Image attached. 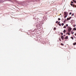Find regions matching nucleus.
<instances>
[{"mask_svg": "<svg viewBox=\"0 0 76 76\" xmlns=\"http://www.w3.org/2000/svg\"><path fill=\"white\" fill-rule=\"evenodd\" d=\"M61 35H63V33H61Z\"/></svg>", "mask_w": 76, "mask_h": 76, "instance_id": "nucleus-23", "label": "nucleus"}, {"mask_svg": "<svg viewBox=\"0 0 76 76\" xmlns=\"http://www.w3.org/2000/svg\"><path fill=\"white\" fill-rule=\"evenodd\" d=\"M64 23H65V21H64Z\"/></svg>", "mask_w": 76, "mask_h": 76, "instance_id": "nucleus-32", "label": "nucleus"}, {"mask_svg": "<svg viewBox=\"0 0 76 76\" xmlns=\"http://www.w3.org/2000/svg\"><path fill=\"white\" fill-rule=\"evenodd\" d=\"M72 16H74V13H73L72 14Z\"/></svg>", "mask_w": 76, "mask_h": 76, "instance_id": "nucleus-22", "label": "nucleus"}, {"mask_svg": "<svg viewBox=\"0 0 76 76\" xmlns=\"http://www.w3.org/2000/svg\"><path fill=\"white\" fill-rule=\"evenodd\" d=\"M66 26H67H67H68V24H66Z\"/></svg>", "mask_w": 76, "mask_h": 76, "instance_id": "nucleus-28", "label": "nucleus"}, {"mask_svg": "<svg viewBox=\"0 0 76 76\" xmlns=\"http://www.w3.org/2000/svg\"><path fill=\"white\" fill-rule=\"evenodd\" d=\"M66 32V31L65 29L64 30V31H63V32H64V33H65Z\"/></svg>", "mask_w": 76, "mask_h": 76, "instance_id": "nucleus-5", "label": "nucleus"}, {"mask_svg": "<svg viewBox=\"0 0 76 76\" xmlns=\"http://www.w3.org/2000/svg\"><path fill=\"white\" fill-rule=\"evenodd\" d=\"M69 15H72V12H70L69 13Z\"/></svg>", "mask_w": 76, "mask_h": 76, "instance_id": "nucleus-25", "label": "nucleus"}, {"mask_svg": "<svg viewBox=\"0 0 76 76\" xmlns=\"http://www.w3.org/2000/svg\"><path fill=\"white\" fill-rule=\"evenodd\" d=\"M68 31L69 33H70V32H71V31H72V28L71 27L68 26Z\"/></svg>", "mask_w": 76, "mask_h": 76, "instance_id": "nucleus-2", "label": "nucleus"}, {"mask_svg": "<svg viewBox=\"0 0 76 76\" xmlns=\"http://www.w3.org/2000/svg\"><path fill=\"white\" fill-rule=\"evenodd\" d=\"M75 7H76V5H75Z\"/></svg>", "mask_w": 76, "mask_h": 76, "instance_id": "nucleus-34", "label": "nucleus"}, {"mask_svg": "<svg viewBox=\"0 0 76 76\" xmlns=\"http://www.w3.org/2000/svg\"><path fill=\"white\" fill-rule=\"evenodd\" d=\"M61 38L62 40H63V39H64V37H63V36H61Z\"/></svg>", "mask_w": 76, "mask_h": 76, "instance_id": "nucleus-3", "label": "nucleus"}, {"mask_svg": "<svg viewBox=\"0 0 76 76\" xmlns=\"http://www.w3.org/2000/svg\"><path fill=\"white\" fill-rule=\"evenodd\" d=\"M59 40L60 41V42L61 41V38H59Z\"/></svg>", "mask_w": 76, "mask_h": 76, "instance_id": "nucleus-8", "label": "nucleus"}, {"mask_svg": "<svg viewBox=\"0 0 76 76\" xmlns=\"http://www.w3.org/2000/svg\"><path fill=\"white\" fill-rule=\"evenodd\" d=\"M76 44V42H75V43H73V45H75Z\"/></svg>", "mask_w": 76, "mask_h": 76, "instance_id": "nucleus-7", "label": "nucleus"}, {"mask_svg": "<svg viewBox=\"0 0 76 76\" xmlns=\"http://www.w3.org/2000/svg\"><path fill=\"white\" fill-rule=\"evenodd\" d=\"M59 24H60V23H58V25H59Z\"/></svg>", "mask_w": 76, "mask_h": 76, "instance_id": "nucleus-31", "label": "nucleus"}, {"mask_svg": "<svg viewBox=\"0 0 76 76\" xmlns=\"http://www.w3.org/2000/svg\"><path fill=\"white\" fill-rule=\"evenodd\" d=\"M58 23V21H57L56 22V23Z\"/></svg>", "mask_w": 76, "mask_h": 76, "instance_id": "nucleus-29", "label": "nucleus"}, {"mask_svg": "<svg viewBox=\"0 0 76 76\" xmlns=\"http://www.w3.org/2000/svg\"><path fill=\"white\" fill-rule=\"evenodd\" d=\"M70 5H71V6H73V4H70Z\"/></svg>", "mask_w": 76, "mask_h": 76, "instance_id": "nucleus-26", "label": "nucleus"}, {"mask_svg": "<svg viewBox=\"0 0 76 76\" xmlns=\"http://www.w3.org/2000/svg\"><path fill=\"white\" fill-rule=\"evenodd\" d=\"M75 36H76V33H75Z\"/></svg>", "mask_w": 76, "mask_h": 76, "instance_id": "nucleus-30", "label": "nucleus"}, {"mask_svg": "<svg viewBox=\"0 0 76 76\" xmlns=\"http://www.w3.org/2000/svg\"><path fill=\"white\" fill-rule=\"evenodd\" d=\"M67 20H69V18H67Z\"/></svg>", "mask_w": 76, "mask_h": 76, "instance_id": "nucleus-17", "label": "nucleus"}, {"mask_svg": "<svg viewBox=\"0 0 76 76\" xmlns=\"http://www.w3.org/2000/svg\"><path fill=\"white\" fill-rule=\"evenodd\" d=\"M66 34H68V35H70V33H68Z\"/></svg>", "mask_w": 76, "mask_h": 76, "instance_id": "nucleus-12", "label": "nucleus"}, {"mask_svg": "<svg viewBox=\"0 0 76 76\" xmlns=\"http://www.w3.org/2000/svg\"><path fill=\"white\" fill-rule=\"evenodd\" d=\"M58 20H61V19H60V18H58Z\"/></svg>", "mask_w": 76, "mask_h": 76, "instance_id": "nucleus-20", "label": "nucleus"}, {"mask_svg": "<svg viewBox=\"0 0 76 76\" xmlns=\"http://www.w3.org/2000/svg\"><path fill=\"white\" fill-rule=\"evenodd\" d=\"M61 25L62 26H63L64 25V23H62L61 24Z\"/></svg>", "mask_w": 76, "mask_h": 76, "instance_id": "nucleus-11", "label": "nucleus"}, {"mask_svg": "<svg viewBox=\"0 0 76 76\" xmlns=\"http://www.w3.org/2000/svg\"><path fill=\"white\" fill-rule=\"evenodd\" d=\"M71 34H74V32L72 31L71 32Z\"/></svg>", "mask_w": 76, "mask_h": 76, "instance_id": "nucleus-6", "label": "nucleus"}, {"mask_svg": "<svg viewBox=\"0 0 76 76\" xmlns=\"http://www.w3.org/2000/svg\"><path fill=\"white\" fill-rule=\"evenodd\" d=\"M53 29L54 30H56V27H54Z\"/></svg>", "mask_w": 76, "mask_h": 76, "instance_id": "nucleus-21", "label": "nucleus"}, {"mask_svg": "<svg viewBox=\"0 0 76 76\" xmlns=\"http://www.w3.org/2000/svg\"><path fill=\"white\" fill-rule=\"evenodd\" d=\"M64 28H66V26H64L63 27Z\"/></svg>", "mask_w": 76, "mask_h": 76, "instance_id": "nucleus-9", "label": "nucleus"}, {"mask_svg": "<svg viewBox=\"0 0 76 76\" xmlns=\"http://www.w3.org/2000/svg\"><path fill=\"white\" fill-rule=\"evenodd\" d=\"M67 15L68 14L67 13V12H64V18H66L67 16Z\"/></svg>", "mask_w": 76, "mask_h": 76, "instance_id": "nucleus-1", "label": "nucleus"}, {"mask_svg": "<svg viewBox=\"0 0 76 76\" xmlns=\"http://www.w3.org/2000/svg\"><path fill=\"white\" fill-rule=\"evenodd\" d=\"M64 39H68V36H66L65 38Z\"/></svg>", "mask_w": 76, "mask_h": 76, "instance_id": "nucleus-4", "label": "nucleus"}, {"mask_svg": "<svg viewBox=\"0 0 76 76\" xmlns=\"http://www.w3.org/2000/svg\"><path fill=\"white\" fill-rule=\"evenodd\" d=\"M72 6H73V7H74L75 6V5H73Z\"/></svg>", "mask_w": 76, "mask_h": 76, "instance_id": "nucleus-24", "label": "nucleus"}, {"mask_svg": "<svg viewBox=\"0 0 76 76\" xmlns=\"http://www.w3.org/2000/svg\"><path fill=\"white\" fill-rule=\"evenodd\" d=\"M71 38L72 39H73V37H72Z\"/></svg>", "mask_w": 76, "mask_h": 76, "instance_id": "nucleus-19", "label": "nucleus"}, {"mask_svg": "<svg viewBox=\"0 0 76 76\" xmlns=\"http://www.w3.org/2000/svg\"><path fill=\"white\" fill-rule=\"evenodd\" d=\"M73 26H74V27H75V26H76V25H73Z\"/></svg>", "mask_w": 76, "mask_h": 76, "instance_id": "nucleus-15", "label": "nucleus"}, {"mask_svg": "<svg viewBox=\"0 0 76 76\" xmlns=\"http://www.w3.org/2000/svg\"><path fill=\"white\" fill-rule=\"evenodd\" d=\"M64 36H65V35H64Z\"/></svg>", "mask_w": 76, "mask_h": 76, "instance_id": "nucleus-35", "label": "nucleus"}, {"mask_svg": "<svg viewBox=\"0 0 76 76\" xmlns=\"http://www.w3.org/2000/svg\"><path fill=\"white\" fill-rule=\"evenodd\" d=\"M59 26H61V23H59Z\"/></svg>", "mask_w": 76, "mask_h": 76, "instance_id": "nucleus-18", "label": "nucleus"}, {"mask_svg": "<svg viewBox=\"0 0 76 76\" xmlns=\"http://www.w3.org/2000/svg\"><path fill=\"white\" fill-rule=\"evenodd\" d=\"M61 45H64V44H63V43H61Z\"/></svg>", "mask_w": 76, "mask_h": 76, "instance_id": "nucleus-16", "label": "nucleus"}, {"mask_svg": "<svg viewBox=\"0 0 76 76\" xmlns=\"http://www.w3.org/2000/svg\"><path fill=\"white\" fill-rule=\"evenodd\" d=\"M71 3H72L73 4V1H71Z\"/></svg>", "mask_w": 76, "mask_h": 76, "instance_id": "nucleus-27", "label": "nucleus"}, {"mask_svg": "<svg viewBox=\"0 0 76 76\" xmlns=\"http://www.w3.org/2000/svg\"><path fill=\"white\" fill-rule=\"evenodd\" d=\"M60 23V22H59L58 23Z\"/></svg>", "mask_w": 76, "mask_h": 76, "instance_id": "nucleus-33", "label": "nucleus"}, {"mask_svg": "<svg viewBox=\"0 0 76 76\" xmlns=\"http://www.w3.org/2000/svg\"><path fill=\"white\" fill-rule=\"evenodd\" d=\"M73 1H74V3H76V1H75V0H73Z\"/></svg>", "mask_w": 76, "mask_h": 76, "instance_id": "nucleus-10", "label": "nucleus"}, {"mask_svg": "<svg viewBox=\"0 0 76 76\" xmlns=\"http://www.w3.org/2000/svg\"><path fill=\"white\" fill-rule=\"evenodd\" d=\"M71 18H72V17H69V20H70V19H71Z\"/></svg>", "mask_w": 76, "mask_h": 76, "instance_id": "nucleus-13", "label": "nucleus"}, {"mask_svg": "<svg viewBox=\"0 0 76 76\" xmlns=\"http://www.w3.org/2000/svg\"><path fill=\"white\" fill-rule=\"evenodd\" d=\"M73 30H75V31H76V28H73Z\"/></svg>", "mask_w": 76, "mask_h": 76, "instance_id": "nucleus-14", "label": "nucleus"}]
</instances>
